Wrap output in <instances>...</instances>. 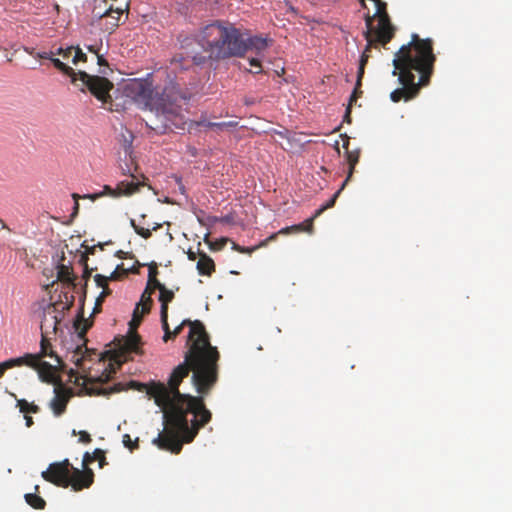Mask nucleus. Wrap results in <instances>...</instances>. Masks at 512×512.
<instances>
[{"label":"nucleus","instance_id":"f257e3e1","mask_svg":"<svg viewBox=\"0 0 512 512\" xmlns=\"http://www.w3.org/2000/svg\"><path fill=\"white\" fill-rule=\"evenodd\" d=\"M181 326L190 327L188 350L184 361L170 374L168 385L154 381L131 382L132 387L153 398L164 412L165 429L153 443L174 454L181 452L183 443L192 442L199 429L212 418L203 396L208 395L218 381L220 358L201 321L184 319Z\"/></svg>","mask_w":512,"mask_h":512},{"label":"nucleus","instance_id":"f03ea898","mask_svg":"<svg viewBox=\"0 0 512 512\" xmlns=\"http://www.w3.org/2000/svg\"><path fill=\"white\" fill-rule=\"evenodd\" d=\"M202 52L186 51L176 54L168 66L144 79H133L125 86L127 96L148 108L146 126L156 134L184 129L185 118L181 104L188 99L177 81V72L192 65H203L208 59L220 60L242 56L248 49L260 52L267 48V39L245 35L229 22L215 21L203 27L197 35Z\"/></svg>","mask_w":512,"mask_h":512},{"label":"nucleus","instance_id":"7ed1b4c3","mask_svg":"<svg viewBox=\"0 0 512 512\" xmlns=\"http://www.w3.org/2000/svg\"><path fill=\"white\" fill-rule=\"evenodd\" d=\"M435 61L433 41L412 34L411 41L403 45L393 59L392 74L398 76L401 87L390 93V99L397 103L415 98L420 88L429 84Z\"/></svg>","mask_w":512,"mask_h":512},{"label":"nucleus","instance_id":"20e7f679","mask_svg":"<svg viewBox=\"0 0 512 512\" xmlns=\"http://www.w3.org/2000/svg\"><path fill=\"white\" fill-rule=\"evenodd\" d=\"M26 52L39 59H48L52 62L54 67L63 74L71 78V82L80 88L81 91L87 89L93 96H95L102 103L111 102L110 91L113 89V83L106 77L98 75H90L85 71L75 72L73 68L62 62L60 59L55 58L54 52H35L32 49H25Z\"/></svg>","mask_w":512,"mask_h":512},{"label":"nucleus","instance_id":"39448f33","mask_svg":"<svg viewBox=\"0 0 512 512\" xmlns=\"http://www.w3.org/2000/svg\"><path fill=\"white\" fill-rule=\"evenodd\" d=\"M42 478L58 487H72L74 491L89 488L94 481L92 469L80 470L74 468L68 459L51 463L47 470L41 473Z\"/></svg>","mask_w":512,"mask_h":512},{"label":"nucleus","instance_id":"423d86ee","mask_svg":"<svg viewBox=\"0 0 512 512\" xmlns=\"http://www.w3.org/2000/svg\"><path fill=\"white\" fill-rule=\"evenodd\" d=\"M145 185V181H140L137 176L131 175V180H123L119 182L116 188H112L109 185H105L103 190L99 193L85 195L84 198H88L92 201L103 197L110 196L118 198L121 196H131L140 190V187Z\"/></svg>","mask_w":512,"mask_h":512},{"label":"nucleus","instance_id":"0eeeda50","mask_svg":"<svg viewBox=\"0 0 512 512\" xmlns=\"http://www.w3.org/2000/svg\"><path fill=\"white\" fill-rule=\"evenodd\" d=\"M139 307L140 304H137L134 312H133V318L130 322V333L126 337H121L119 339H115L118 341V349L122 353H138L140 350L141 345V337L140 335L135 331V329L140 325L142 321V317L144 314L139 313Z\"/></svg>","mask_w":512,"mask_h":512},{"label":"nucleus","instance_id":"6e6552de","mask_svg":"<svg viewBox=\"0 0 512 512\" xmlns=\"http://www.w3.org/2000/svg\"><path fill=\"white\" fill-rule=\"evenodd\" d=\"M128 8L129 4L127 1L123 5L113 8L112 5L107 7V0H95L92 13L94 17L103 19L105 15H112V13L123 15L125 11H128Z\"/></svg>","mask_w":512,"mask_h":512},{"label":"nucleus","instance_id":"1a4fd4ad","mask_svg":"<svg viewBox=\"0 0 512 512\" xmlns=\"http://www.w3.org/2000/svg\"><path fill=\"white\" fill-rule=\"evenodd\" d=\"M56 313V305H50L43 312V318L41 321V332L44 333L45 336L50 331L56 332L57 326L60 323V319L57 317Z\"/></svg>","mask_w":512,"mask_h":512},{"label":"nucleus","instance_id":"9d476101","mask_svg":"<svg viewBox=\"0 0 512 512\" xmlns=\"http://www.w3.org/2000/svg\"><path fill=\"white\" fill-rule=\"evenodd\" d=\"M55 396L50 401V408L55 416H61L65 411L69 401V395L62 388H55Z\"/></svg>","mask_w":512,"mask_h":512},{"label":"nucleus","instance_id":"9b49d317","mask_svg":"<svg viewBox=\"0 0 512 512\" xmlns=\"http://www.w3.org/2000/svg\"><path fill=\"white\" fill-rule=\"evenodd\" d=\"M365 24L367 29L364 32V36L367 41V45L363 52H366V55H370L369 52L371 51V47L381 43L377 40V32L374 31L373 17H370L368 14H366Z\"/></svg>","mask_w":512,"mask_h":512},{"label":"nucleus","instance_id":"f8f14e48","mask_svg":"<svg viewBox=\"0 0 512 512\" xmlns=\"http://www.w3.org/2000/svg\"><path fill=\"white\" fill-rule=\"evenodd\" d=\"M57 280L66 283L72 286L73 288L76 286V276L73 272L72 267L64 263H60L57 266Z\"/></svg>","mask_w":512,"mask_h":512},{"label":"nucleus","instance_id":"ddd939ff","mask_svg":"<svg viewBox=\"0 0 512 512\" xmlns=\"http://www.w3.org/2000/svg\"><path fill=\"white\" fill-rule=\"evenodd\" d=\"M4 362H5L7 370L11 369L13 367H16V366H23V365H26L31 368L37 367L36 357L30 353H27L21 357L8 359Z\"/></svg>","mask_w":512,"mask_h":512},{"label":"nucleus","instance_id":"4468645a","mask_svg":"<svg viewBox=\"0 0 512 512\" xmlns=\"http://www.w3.org/2000/svg\"><path fill=\"white\" fill-rule=\"evenodd\" d=\"M36 357V364H39L44 357L55 358L57 362H60V358L55 354V352L51 348V344L47 339V336L42 335L41 343H40V352L37 354H33Z\"/></svg>","mask_w":512,"mask_h":512},{"label":"nucleus","instance_id":"2eb2a0df","mask_svg":"<svg viewBox=\"0 0 512 512\" xmlns=\"http://www.w3.org/2000/svg\"><path fill=\"white\" fill-rule=\"evenodd\" d=\"M197 270L201 275L210 276L215 271L214 261L205 253H199Z\"/></svg>","mask_w":512,"mask_h":512},{"label":"nucleus","instance_id":"dca6fc26","mask_svg":"<svg viewBox=\"0 0 512 512\" xmlns=\"http://www.w3.org/2000/svg\"><path fill=\"white\" fill-rule=\"evenodd\" d=\"M298 232L312 233L313 232V218H309L300 224L292 225V226L285 227V228H282L279 230V233L282 235H287L290 233H298Z\"/></svg>","mask_w":512,"mask_h":512},{"label":"nucleus","instance_id":"f3484780","mask_svg":"<svg viewBox=\"0 0 512 512\" xmlns=\"http://www.w3.org/2000/svg\"><path fill=\"white\" fill-rule=\"evenodd\" d=\"M25 501L29 506L34 509L43 510L46 506V501L39 496V486L34 487V493H27L24 496Z\"/></svg>","mask_w":512,"mask_h":512},{"label":"nucleus","instance_id":"a211bd4d","mask_svg":"<svg viewBox=\"0 0 512 512\" xmlns=\"http://www.w3.org/2000/svg\"><path fill=\"white\" fill-rule=\"evenodd\" d=\"M159 292V301L161 303L160 313H168V305L174 299V292L167 289L166 286L162 287Z\"/></svg>","mask_w":512,"mask_h":512},{"label":"nucleus","instance_id":"6ab92c4d","mask_svg":"<svg viewBox=\"0 0 512 512\" xmlns=\"http://www.w3.org/2000/svg\"><path fill=\"white\" fill-rule=\"evenodd\" d=\"M155 290L151 289V287L146 286L145 290L142 293L141 300L138 304L142 305V314H147L150 312L152 305L151 295Z\"/></svg>","mask_w":512,"mask_h":512},{"label":"nucleus","instance_id":"aec40b11","mask_svg":"<svg viewBox=\"0 0 512 512\" xmlns=\"http://www.w3.org/2000/svg\"><path fill=\"white\" fill-rule=\"evenodd\" d=\"M39 372V376L44 381H51L53 378V366L45 361H39V364L35 368Z\"/></svg>","mask_w":512,"mask_h":512},{"label":"nucleus","instance_id":"412c9836","mask_svg":"<svg viewBox=\"0 0 512 512\" xmlns=\"http://www.w3.org/2000/svg\"><path fill=\"white\" fill-rule=\"evenodd\" d=\"M346 183L343 182L342 186L339 190H337L333 196L328 200L324 205H322L319 209H317L314 213V215L311 217L313 218V221L319 217L325 210L332 208L335 205L336 199L339 197L341 191L344 189Z\"/></svg>","mask_w":512,"mask_h":512},{"label":"nucleus","instance_id":"4be33fe9","mask_svg":"<svg viewBox=\"0 0 512 512\" xmlns=\"http://www.w3.org/2000/svg\"><path fill=\"white\" fill-rule=\"evenodd\" d=\"M347 162L349 164V171L348 176L344 181L346 184L350 180L356 164L359 162V151H347Z\"/></svg>","mask_w":512,"mask_h":512},{"label":"nucleus","instance_id":"5701e85b","mask_svg":"<svg viewBox=\"0 0 512 512\" xmlns=\"http://www.w3.org/2000/svg\"><path fill=\"white\" fill-rule=\"evenodd\" d=\"M17 406L22 413H38L40 408L34 403H28L25 399H19Z\"/></svg>","mask_w":512,"mask_h":512},{"label":"nucleus","instance_id":"b1692460","mask_svg":"<svg viewBox=\"0 0 512 512\" xmlns=\"http://www.w3.org/2000/svg\"><path fill=\"white\" fill-rule=\"evenodd\" d=\"M109 280L110 279H109L108 276H104V275H101V274H97V275L94 276V281L97 284V286H99V287H101L103 289V295H110L111 294V290L108 287V281Z\"/></svg>","mask_w":512,"mask_h":512},{"label":"nucleus","instance_id":"393cba45","mask_svg":"<svg viewBox=\"0 0 512 512\" xmlns=\"http://www.w3.org/2000/svg\"><path fill=\"white\" fill-rule=\"evenodd\" d=\"M130 225L134 229L135 233L142 238L149 239L152 236L150 229L137 225L134 219H130Z\"/></svg>","mask_w":512,"mask_h":512},{"label":"nucleus","instance_id":"a878e982","mask_svg":"<svg viewBox=\"0 0 512 512\" xmlns=\"http://www.w3.org/2000/svg\"><path fill=\"white\" fill-rule=\"evenodd\" d=\"M130 272V269H125L123 264H120L116 267V269L108 276L110 280L116 281L119 280L123 275H127ZM131 272L137 273V270L131 269Z\"/></svg>","mask_w":512,"mask_h":512},{"label":"nucleus","instance_id":"bb28decb","mask_svg":"<svg viewBox=\"0 0 512 512\" xmlns=\"http://www.w3.org/2000/svg\"><path fill=\"white\" fill-rule=\"evenodd\" d=\"M122 15H118L116 13H112V15H105L104 19H110L109 25L106 27V30L113 31L116 27L119 26V21Z\"/></svg>","mask_w":512,"mask_h":512},{"label":"nucleus","instance_id":"cd10ccee","mask_svg":"<svg viewBox=\"0 0 512 512\" xmlns=\"http://www.w3.org/2000/svg\"><path fill=\"white\" fill-rule=\"evenodd\" d=\"M73 53H74V55H73L71 61L74 65H77L79 62L87 61L86 54L79 47H76V48L74 47Z\"/></svg>","mask_w":512,"mask_h":512},{"label":"nucleus","instance_id":"c85d7f7f","mask_svg":"<svg viewBox=\"0 0 512 512\" xmlns=\"http://www.w3.org/2000/svg\"><path fill=\"white\" fill-rule=\"evenodd\" d=\"M369 57H370V55H366V52L362 53L360 62H359L358 72H357L358 78H363L364 72H365V66L368 62Z\"/></svg>","mask_w":512,"mask_h":512},{"label":"nucleus","instance_id":"c756f323","mask_svg":"<svg viewBox=\"0 0 512 512\" xmlns=\"http://www.w3.org/2000/svg\"><path fill=\"white\" fill-rule=\"evenodd\" d=\"M94 461L98 460L100 467H103L106 461L105 452L99 448L95 449L93 452Z\"/></svg>","mask_w":512,"mask_h":512},{"label":"nucleus","instance_id":"7c9ffc66","mask_svg":"<svg viewBox=\"0 0 512 512\" xmlns=\"http://www.w3.org/2000/svg\"><path fill=\"white\" fill-rule=\"evenodd\" d=\"M72 434L73 435H79V442L81 443H85V444H88L92 441V438L90 436V434L86 431H79V432H76V430H73L72 431Z\"/></svg>","mask_w":512,"mask_h":512},{"label":"nucleus","instance_id":"2f4dec72","mask_svg":"<svg viewBox=\"0 0 512 512\" xmlns=\"http://www.w3.org/2000/svg\"><path fill=\"white\" fill-rule=\"evenodd\" d=\"M123 444L125 445V447L132 450V449L138 447V439H136L135 441H132L129 434H124L123 435Z\"/></svg>","mask_w":512,"mask_h":512},{"label":"nucleus","instance_id":"473e14b6","mask_svg":"<svg viewBox=\"0 0 512 512\" xmlns=\"http://www.w3.org/2000/svg\"><path fill=\"white\" fill-rule=\"evenodd\" d=\"M358 98H353V94H351L350 96V99H349V103H348V106L346 108V112H345V115H344V119L350 123L351 122V107L354 103H356Z\"/></svg>","mask_w":512,"mask_h":512},{"label":"nucleus","instance_id":"72a5a7b5","mask_svg":"<svg viewBox=\"0 0 512 512\" xmlns=\"http://www.w3.org/2000/svg\"><path fill=\"white\" fill-rule=\"evenodd\" d=\"M148 287H151V289L153 290H160L162 287H164L165 285L162 284L158 279L157 277H154V278H148V281H147V285Z\"/></svg>","mask_w":512,"mask_h":512},{"label":"nucleus","instance_id":"f704fd0d","mask_svg":"<svg viewBox=\"0 0 512 512\" xmlns=\"http://www.w3.org/2000/svg\"><path fill=\"white\" fill-rule=\"evenodd\" d=\"M73 51H74V47L73 46L68 47L66 49L59 48L57 50L56 54L61 55L63 59L67 60V59H69L72 56Z\"/></svg>","mask_w":512,"mask_h":512},{"label":"nucleus","instance_id":"c9c22d12","mask_svg":"<svg viewBox=\"0 0 512 512\" xmlns=\"http://www.w3.org/2000/svg\"><path fill=\"white\" fill-rule=\"evenodd\" d=\"M249 63H250V66L251 67H254L256 70H252L250 69L249 71L252 72V73H261L262 72V69H261V63L260 61L257 59V58H251L249 60Z\"/></svg>","mask_w":512,"mask_h":512},{"label":"nucleus","instance_id":"e433bc0d","mask_svg":"<svg viewBox=\"0 0 512 512\" xmlns=\"http://www.w3.org/2000/svg\"><path fill=\"white\" fill-rule=\"evenodd\" d=\"M362 79L363 78H358L357 77L356 85H355V88H354V90L352 92L353 98H359V97H361V95L363 93V91L361 90Z\"/></svg>","mask_w":512,"mask_h":512},{"label":"nucleus","instance_id":"4c0bfd02","mask_svg":"<svg viewBox=\"0 0 512 512\" xmlns=\"http://www.w3.org/2000/svg\"><path fill=\"white\" fill-rule=\"evenodd\" d=\"M92 462H94L93 453H92V454H90L89 452H86V453L84 454V456H83V462H82V464H83V469H82V470L90 469V468L88 467V465H89L90 463H92Z\"/></svg>","mask_w":512,"mask_h":512},{"label":"nucleus","instance_id":"58836bf2","mask_svg":"<svg viewBox=\"0 0 512 512\" xmlns=\"http://www.w3.org/2000/svg\"><path fill=\"white\" fill-rule=\"evenodd\" d=\"M160 319H161L163 331L164 332L171 331L169 323H168V313H160Z\"/></svg>","mask_w":512,"mask_h":512},{"label":"nucleus","instance_id":"ea45409f","mask_svg":"<svg viewBox=\"0 0 512 512\" xmlns=\"http://www.w3.org/2000/svg\"><path fill=\"white\" fill-rule=\"evenodd\" d=\"M148 268H149L148 278L157 277V274H158L157 264L155 262H152L148 265Z\"/></svg>","mask_w":512,"mask_h":512},{"label":"nucleus","instance_id":"a19ab883","mask_svg":"<svg viewBox=\"0 0 512 512\" xmlns=\"http://www.w3.org/2000/svg\"><path fill=\"white\" fill-rule=\"evenodd\" d=\"M278 235H280L279 231L277 233H274L272 235H270L268 238H266L265 240H263L259 246L263 247V246H266L269 242L271 241H274L277 239Z\"/></svg>","mask_w":512,"mask_h":512},{"label":"nucleus","instance_id":"79ce46f5","mask_svg":"<svg viewBox=\"0 0 512 512\" xmlns=\"http://www.w3.org/2000/svg\"><path fill=\"white\" fill-rule=\"evenodd\" d=\"M208 127L210 128H219V129H222L223 127H227L228 124L225 123V122H220V123H215V122H209Z\"/></svg>","mask_w":512,"mask_h":512},{"label":"nucleus","instance_id":"37998d69","mask_svg":"<svg viewBox=\"0 0 512 512\" xmlns=\"http://www.w3.org/2000/svg\"><path fill=\"white\" fill-rule=\"evenodd\" d=\"M72 197L73 199L75 200V203H74V212L73 214H77L78 213V210H79V203H78V199L80 198V196L76 193L72 194Z\"/></svg>","mask_w":512,"mask_h":512},{"label":"nucleus","instance_id":"c03bdc74","mask_svg":"<svg viewBox=\"0 0 512 512\" xmlns=\"http://www.w3.org/2000/svg\"><path fill=\"white\" fill-rule=\"evenodd\" d=\"M176 337L172 335V330L171 331H166L164 332V335H163V341L164 342H167L171 339H175Z\"/></svg>","mask_w":512,"mask_h":512},{"label":"nucleus","instance_id":"a18cd8bd","mask_svg":"<svg viewBox=\"0 0 512 512\" xmlns=\"http://www.w3.org/2000/svg\"><path fill=\"white\" fill-rule=\"evenodd\" d=\"M80 349H81L80 347H77V349H76V351H75V353H74V355H73V362H74L77 366H79V364H80V362H81V359L78 357V355H79V350H80Z\"/></svg>","mask_w":512,"mask_h":512},{"label":"nucleus","instance_id":"49530a36","mask_svg":"<svg viewBox=\"0 0 512 512\" xmlns=\"http://www.w3.org/2000/svg\"><path fill=\"white\" fill-rule=\"evenodd\" d=\"M183 326H181V323L172 330V335L177 337L183 330Z\"/></svg>","mask_w":512,"mask_h":512},{"label":"nucleus","instance_id":"de8ad7c7","mask_svg":"<svg viewBox=\"0 0 512 512\" xmlns=\"http://www.w3.org/2000/svg\"><path fill=\"white\" fill-rule=\"evenodd\" d=\"M90 326H91V324L88 323L87 321H85V324H84L83 328L81 329L79 335L81 337H83L86 334V332L88 331V329L90 328Z\"/></svg>","mask_w":512,"mask_h":512},{"label":"nucleus","instance_id":"09e8293b","mask_svg":"<svg viewBox=\"0 0 512 512\" xmlns=\"http://www.w3.org/2000/svg\"><path fill=\"white\" fill-rule=\"evenodd\" d=\"M107 296L108 295H103V291H102L101 294L96 299V306H101L102 302L104 301V298L107 297Z\"/></svg>","mask_w":512,"mask_h":512},{"label":"nucleus","instance_id":"8fccbe9b","mask_svg":"<svg viewBox=\"0 0 512 512\" xmlns=\"http://www.w3.org/2000/svg\"><path fill=\"white\" fill-rule=\"evenodd\" d=\"M187 256L189 260L194 261L197 258V253L192 250H188Z\"/></svg>","mask_w":512,"mask_h":512},{"label":"nucleus","instance_id":"3c124183","mask_svg":"<svg viewBox=\"0 0 512 512\" xmlns=\"http://www.w3.org/2000/svg\"><path fill=\"white\" fill-rule=\"evenodd\" d=\"M25 421H26L27 427H30L33 425V418L31 416L25 415Z\"/></svg>","mask_w":512,"mask_h":512},{"label":"nucleus","instance_id":"603ef678","mask_svg":"<svg viewBox=\"0 0 512 512\" xmlns=\"http://www.w3.org/2000/svg\"><path fill=\"white\" fill-rule=\"evenodd\" d=\"M97 61H98V64H99V65H106V64H107V62H106V60L103 58V56H102V55H99V54H97Z\"/></svg>","mask_w":512,"mask_h":512},{"label":"nucleus","instance_id":"864d4df0","mask_svg":"<svg viewBox=\"0 0 512 512\" xmlns=\"http://www.w3.org/2000/svg\"><path fill=\"white\" fill-rule=\"evenodd\" d=\"M5 371H7V368H6L5 362H1V363H0V378L3 376V374L5 373Z\"/></svg>","mask_w":512,"mask_h":512},{"label":"nucleus","instance_id":"5fc2aeb1","mask_svg":"<svg viewBox=\"0 0 512 512\" xmlns=\"http://www.w3.org/2000/svg\"><path fill=\"white\" fill-rule=\"evenodd\" d=\"M260 246H254V247H251V248H246L245 247V250H246V254H251L252 252L256 251Z\"/></svg>","mask_w":512,"mask_h":512},{"label":"nucleus","instance_id":"6e6d98bb","mask_svg":"<svg viewBox=\"0 0 512 512\" xmlns=\"http://www.w3.org/2000/svg\"><path fill=\"white\" fill-rule=\"evenodd\" d=\"M234 249H235L236 251L240 252V253H244V252H246L245 247H241V246H239V245H237V244H234Z\"/></svg>","mask_w":512,"mask_h":512},{"label":"nucleus","instance_id":"4d7b16f0","mask_svg":"<svg viewBox=\"0 0 512 512\" xmlns=\"http://www.w3.org/2000/svg\"><path fill=\"white\" fill-rule=\"evenodd\" d=\"M161 227H162V225H161V224H159V223H155V224L153 225V227H152V230H153V231H157V230H158V229H160Z\"/></svg>","mask_w":512,"mask_h":512},{"label":"nucleus","instance_id":"13d9d810","mask_svg":"<svg viewBox=\"0 0 512 512\" xmlns=\"http://www.w3.org/2000/svg\"><path fill=\"white\" fill-rule=\"evenodd\" d=\"M0 229H8L7 225L1 218H0Z\"/></svg>","mask_w":512,"mask_h":512},{"label":"nucleus","instance_id":"bf43d9fd","mask_svg":"<svg viewBox=\"0 0 512 512\" xmlns=\"http://www.w3.org/2000/svg\"><path fill=\"white\" fill-rule=\"evenodd\" d=\"M100 310H101V306H96L95 305L93 313H98V312H100Z\"/></svg>","mask_w":512,"mask_h":512},{"label":"nucleus","instance_id":"052dcab7","mask_svg":"<svg viewBox=\"0 0 512 512\" xmlns=\"http://www.w3.org/2000/svg\"><path fill=\"white\" fill-rule=\"evenodd\" d=\"M88 49H89V51H91V52L95 53L96 55L98 54V53H97V50H96V49H94L92 46H89V47H88Z\"/></svg>","mask_w":512,"mask_h":512},{"label":"nucleus","instance_id":"680f3d73","mask_svg":"<svg viewBox=\"0 0 512 512\" xmlns=\"http://www.w3.org/2000/svg\"><path fill=\"white\" fill-rule=\"evenodd\" d=\"M94 250H95V247H90V248L88 249V253L93 254V253H94Z\"/></svg>","mask_w":512,"mask_h":512},{"label":"nucleus","instance_id":"e2e57ef3","mask_svg":"<svg viewBox=\"0 0 512 512\" xmlns=\"http://www.w3.org/2000/svg\"><path fill=\"white\" fill-rule=\"evenodd\" d=\"M73 300H74V296H70V300H69V304L68 305H72ZM67 307L69 308V306H67Z\"/></svg>","mask_w":512,"mask_h":512},{"label":"nucleus","instance_id":"0e129e2a","mask_svg":"<svg viewBox=\"0 0 512 512\" xmlns=\"http://www.w3.org/2000/svg\"><path fill=\"white\" fill-rule=\"evenodd\" d=\"M108 378H109V375H108V374H106V375H105V379H102V377H101L99 380H100V381H106V380H108Z\"/></svg>","mask_w":512,"mask_h":512},{"label":"nucleus","instance_id":"69168bd1","mask_svg":"<svg viewBox=\"0 0 512 512\" xmlns=\"http://www.w3.org/2000/svg\"><path fill=\"white\" fill-rule=\"evenodd\" d=\"M361 2V5L366 8V3H365V0H359Z\"/></svg>","mask_w":512,"mask_h":512},{"label":"nucleus","instance_id":"338daca9","mask_svg":"<svg viewBox=\"0 0 512 512\" xmlns=\"http://www.w3.org/2000/svg\"><path fill=\"white\" fill-rule=\"evenodd\" d=\"M82 261H83L84 263H86V261H87V257H86L85 255H83V256H82Z\"/></svg>","mask_w":512,"mask_h":512}]
</instances>
